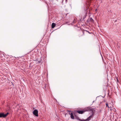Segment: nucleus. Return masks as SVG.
<instances>
[{
	"label": "nucleus",
	"mask_w": 121,
	"mask_h": 121,
	"mask_svg": "<svg viewBox=\"0 0 121 121\" xmlns=\"http://www.w3.org/2000/svg\"><path fill=\"white\" fill-rule=\"evenodd\" d=\"M38 111L36 109L34 110L33 112V114L37 117H38Z\"/></svg>",
	"instance_id": "2"
},
{
	"label": "nucleus",
	"mask_w": 121,
	"mask_h": 121,
	"mask_svg": "<svg viewBox=\"0 0 121 121\" xmlns=\"http://www.w3.org/2000/svg\"><path fill=\"white\" fill-rule=\"evenodd\" d=\"M56 25V24L55 23H52V28H54L55 27V26Z\"/></svg>",
	"instance_id": "6"
},
{
	"label": "nucleus",
	"mask_w": 121,
	"mask_h": 121,
	"mask_svg": "<svg viewBox=\"0 0 121 121\" xmlns=\"http://www.w3.org/2000/svg\"><path fill=\"white\" fill-rule=\"evenodd\" d=\"M84 112V111H77V112L79 114H82Z\"/></svg>",
	"instance_id": "5"
},
{
	"label": "nucleus",
	"mask_w": 121,
	"mask_h": 121,
	"mask_svg": "<svg viewBox=\"0 0 121 121\" xmlns=\"http://www.w3.org/2000/svg\"><path fill=\"white\" fill-rule=\"evenodd\" d=\"M90 21L91 22H93V19L91 18H90Z\"/></svg>",
	"instance_id": "7"
},
{
	"label": "nucleus",
	"mask_w": 121,
	"mask_h": 121,
	"mask_svg": "<svg viewBox=\"0 0 121 121\" xmlns=\"http://www.w3.org/2000/svg\"><path fill=\"white\" fill-rule=\"evenodd\" d=\"M106 107H107L108 108H109V106H108V104L107 103H106Z\"/></svg>",
	"instance_id": "8"
},
{
	"label": "nucleus",
	"mask_w": 121,
	"mask_h": 121,
	"mask_svg": "<svg viewBox=\"0 0 121 121\" xmlns=\"http://www.w3.org/2000/svg\"><path fill=\"white\" fill-rule=\"evenodd\" d=\"M6 117V115H4L3 113H0V117H3L4 118Z\"/></svg>",
	"instance_id": "3"
},
{
	"label": "nucleus",
	"mask_w": 121,
	"mask_h": 121,
	"mask_svg": "<svg viewBox=\"0 0 121 121\" xmlns=\"http://www.w3.org/2000/svg\"><path fill=\"white\" fill-rule=\"evenodd\" d=\"M91 117V116H90L89 117H88V118L86 119L85 120H83V119L81 120L79 118H78L77 119L80 121H89L90 120Z\"/></svg>",
	"instance_id": "1"
},
{
	"label": "nucleus",
	"mask_w": 121,
	"mask_h": 121,
	"mask_svg": "<svg viewBox=\"0 0 121 121\" xmlns=\"http://www.w3.org/2000/svg\"><path fill=\"white\" fill-rule=\"evenodd\" d=\"M8 114V113H7L4 114V115H6V117Z\"/></svg>",
	"instance_id": "9"
},
{
	"label": "nucleus",
	"mask_w": 121,
	"mask_h": 121,
	"mask_svg": "<svg viewBox=\"0 0 121 121\" xmlns=\"http://www.w3.org/2000/svg\"><path fill=\"white\" fill-rule=\"evenodd\" d=\"M69 114L70 115V117L72 119H74V117L72 112H71V113H69Z\"/></svg>",
	"instance_id": "4"
}]
</instances>
